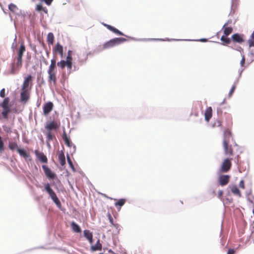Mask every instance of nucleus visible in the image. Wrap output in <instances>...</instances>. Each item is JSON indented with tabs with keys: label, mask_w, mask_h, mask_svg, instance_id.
<instances>
[{
	"label": "nucleus",
	"mask_w": 254,
	"mask_h": 254,
	"mask_svg": "<svg viewBox=\"0 0 254 254\" xmlns=\"http://www.w3.org/2000/svg\"><path fill=\"white\" fill-rule=\"evenodd\" d=\"M231 138H232L231 130L229 129H225L224 131L222 145L224 154L229 157L233 156L234 154L232 145L230 144Z\"/></svg>",
	"instance_id": "f257e3e1"
},
{
	"label": "nucleus",
	"mask_w": 254,
	"mask_h": 254,
	"mask_svg": "<svg viewBox=\"0 0 254 254\" xmlns=\"http://www.w3.org/2000/svg\"><path fill=\"white\" fill-rule=\"evenodd\" d=\"M61 123L60 121H53L48 122L45 126L47 132L45 133L46 137H48L50 139L55 138V135L53 130H57L60 127Z\"/></svg>",
	"instance_id": "f03ea898"
},
{
	"label": "nucleus",
	"mask_w": 254,
	"mask_h": 254,
	"mask_svg": "<svg viewBox=\"0 0 254 254\" xmlns=\"http://www.w3.org/2000/svg\"><path fill=\"white\" fill-rule=\"evenodd\" d=\"M48 81L52 82L54 85L57 83V72L56 60L53 59L51 61V64L48 69Z\"/></svg>",
	"instance_id": "7ed1b4c3"
},
{
	"label": "nucleus",
	"mask_w": 254,
	"mask_h": 254,
	"mask_svg": "<svg viewBox=\"0 0 254 254\" xmlns=\"http://www.w3.org/2000/svg\"><path fill=\"white\" fill-rule=\"evenodd\" d=\"M72 53L71 50H68L66 60H61L57 63V65L61 69H64L66 66L68 70H71L72 66Z\"/></svg>",
	"instance_id": "20e7f679"
},
{
	"label": "nucleus",
	"mask_w": 254,
	"mask_h": 254,
	"mask_svg": "<svg viewBox=\"0 0 254 254\" xmlns=\"http://www.w3.org/2000/svg\"><path fill=\"white\" fill-rule=\"evenodd\" d=\"M22 66V60L14 58L13 62L11 64V68L9 73L11 74H15L18 73Z\"/></svg>",
	"instance_id": "39448f33"
},
{
	"label": "nucleus",
	"mask_w": 254,
	"mask_h": 254,
	"mask_svg": "<svg viewBox=\"0 0 254 254\" xmlns=\"http://www.w3.org/2000/svg\"><path fill=\"white\" fill-rule=\"evenodd\" d=\"M127 41L124 38H115L107 42L103 45V49H109Z\"/></svg>",
	"instance_id": "423d86ee"
},
{
	"label": "nucleus",
	"mask_w": 254,
	"mask_h": 254,
	"mask_svg": "<svg viewBox=\"0 0 254 254\" xmlns=\"http://www.w3.org/2000/svg\"><path fill=\"white\" fill-rule=\"evenodd\" d=\"M9 98L8 97L5 98L3 101L0 103V106L3 109L1 113L2 117L4 119H7L8 118V114L10 112V106L9 105Z\"/></svg>",
	"instance_id": "0eeeda50"
},
{
	"label": "nucleus",
	"mask_w": 254,
	"mask_h": 254,
	"mask_svg": "<svg viewBox=\"0 0 254 254\" xmlns=\"http://www.w3.org/2000/svg\"><path fill=\"white\" fill-rule=\"evenodd\" d=\"M45 190L50 195L53 201L58 205H61V202L58 198L55 191L52 189L49 184H47L45 186Z\"/></svg>",
	"instance_id": "6e6552de"
},
{
	"label": "nucleus",
	"mask_w": 254,
	"mask_h": 254,
	"mask_svg": "<svg viewBox=\"0 0 254 254\" xmlns=\"http://www.w3.org/2000/svg\"><path fill=\"white\" fill-rule=\"evenodd\" d=\"M232 158L231 157L225 158L222 162L220 170L221 172L226 173L228 172L231 168Z\"/></svg>",
	"instance_id": "1a4fd4ad"
},
{
	"label": "nucleus",
	"mask_w": 254,
	"mask_h": 254,
	"mask_svg": "<svg viewBox=\"0 0 254 254\" xmlns=\"http://www.w3.org/2000/svg\"><path fill=\"white\" fill-rule=\"evenodd\" d=\"M32 77L31 75H28L24 80L22 86V89L24 90H30L32 85Z\"/></svg>",
	"instance_id": "9d476101"
},
{
	"label": "nucleus",
	"mask_w": 254,
	"mask_h": 254,
	"mask_svg": "<svg viewBox=\"0 0 254 254\" xmlns=\"http://www.w3.org/2000/svg\"><path fill=\"white\" fill-rule=\"evenodd\" d=\"M53 53L54 55L56 56L59 54L61 57L64 56V48L60 43L58 42L55 46L53 49Z\"/></svg>",
	"instance_id": "9b49d317"
},
{
	"label": "nucleus",
	"mask_w": 254,
	"mask_h": 254,
	"mask_svg": "<svg viewBox=\"0 0 254 254\" xmlns=\"http://www.w3.org/2000/svg\"><path fill=\"white\" fill-rule=\"evenodd\" d=\"M30 98V92L28 90L21 89L20 93V101L21 102L26 103Z\"/></svg>",
	"instance_id": "f8f14e48"
},
{
	"label": "nucleus",
	"mask_w": 254,
	"mask_h": 254,
	"mask_svg": "<svg viewBox=\"0 0 254 254\" xmlns=\"http://www.w3.org/2000/svg\"><path fill=\"white\" fill-rule=\"evenodd\" d=\"M42 168L46 177L49 179H54L56 178V174L46 165H43Z\"/></svg>",
	"instance_id": "ddd939ff"
},
{
	"label": "nucleus",
	"mask_w": 254,
	"mask_h": 254,
	"mask_svg": "<svg viewBox=\"0 0 254 254\" xmlns=\"http://www.w3.org/2000/svg\"><path fill=\"white\" fill-rule=\"evenodd\" d=\"M54 105L52 102H49L44 104L43 106V113L44 115H48L53 110Z\"/></svg>",
	"instance_id": "4468645a"
},
{
	"label": "nucleus",
	"mask_w": 254,
	"mask_h": 254,
	"mask_svg": "<svg viewBox=\"0 0 254 254\" xmlns=\"http://www.w3.org/2000/svg\"><path fill=\"white\" fill-rule=\"evenodd\" d=\"M35 154L39 160L41 162L47 163L48 162V159L46 156L43 153L39 152L38 150H36L35 151Z\"/></svg>",
	"instance_id": "2eb2a0df"
},
{
	"label": "nucleus",
	"mask_w": 254,
	"mask_h": 254,
	"mask_svg": "<svg viewBox=\"0 0 254 254\" xmlns=\"http://www.w3.org/2000/svg\"><path fill=\"white\" fill-rule=\"evenodd\" d=\"M230 176L229 175H221L219 178V185L224 186L226 185L229 182Z\"/></svg>",
	"instance_id": "dca6fc26"
},
{
	"label": "nucleus",
	"mask_w": 254,
	"mask_h": 254,
	"mask_svg": "<svg viewBox=\"0 0 254 254\" xmlns=\"http://www.w3.org/2000/svg\"><path fill=\"white\" fill-rule=\"evenodd\" d=\"M26 51V48L23 42H22L17 52V56L15 58L22 60V57L24 53Z\"/></svg>",
	"instance_id": "f3484780"
},
{
	"label": "nucleus",
	"mask_w": 254,
	"mask_h": 254,
	"mask_svg": "<svg viewBox=\"0 0 254 254\" xmlns=\"http://www.w3.org/2000/svg\"><path fill=\"white\" fill-rule=\"evenodd\" d=\"M229 188L230 189L231 192L233 194L237 195L240 197L242 196V194L237 186H236V185L229 186Z\"/></svg>",
	"instance_id": "a211bd4d"
},
{
	"label": "nucleus",
	"mask_w": 254,
	"mask_h": 254,
	"mask_svg": "<svg viewBox=\"0 0 254 254\" xmlns=\"http://www.w3.org/2000/svg\"><path fill=\"white\" fill-rule=\"evenodd\" d=\"M212 115V109L211 107H208L204 113L205 120L207 122H208L211 118Z\"/></svg>",
	"instance_id": "6ab92c4d"
},
{
	"label": "nucleus",
	"mask_w": 254,
	"mask_h": 254,
	"mask_svg": "<svg viewBox=\"0 0 254 254\" xmlns=\"http://www.w3.org/2000/svg\"><path fill=\"white\" fill-rule=\"evenodd\" d=\"M232 39L233 42L239 43H242L244 41L242 36L239 34H233Z\"/></svg>",
	"instance_id": "aec40b11"
},
{
	"label": "nucleus",
	"mask_w": 254,
	"mask_h": 254,
	"mask_svg": "<svg viewBox=\"0 0 254 254\" xmlns=\"http://www.w3.org/2000/svg\"><path fill=\"white\" fill-rule=\"evenodd\" d=\"M104 25L109 30H110V31H112L113 32L118 34V35H124V34L121 32L120 31H119L118 29H116V28L110 25H108V24H104Z\"/></svg>",
	"instance_id": "412c9836"
},
{
	"label": "nucleus",
	"mask_w": 254,
	"mask_h": 254,
	"mask_svg": "<svg viewBox=\"0 0 254 254\" xmlns=\"http://www.w3.org/2000/svg\"><path fill=\"white\" fill-rule=\"evenodd\" d=\"M58 159L60 164L63 166L65 164V158L64 153L61 151L58 155Z\"/></svg>",
	"instance_id": "4be33fe9"
},
{
	"label": "nucleus",
	"mask_w": 254,
	"mask_h": 254,
	"mask_svg": "<svg viewBox=\"0 0 254 254\" xmlns=\"http://www.w3.org/2000/svg\"><path fill=\"white\" fill-rule=\"evenodd\" d=\"M63 139L64 141L65 144L68 146L70 147L72 146V143L70 138L67 137L65 132L64 131L63 134Z\"/></svg>",
	"instance_id": "5701e85b"
},
{
	"label": "nucleus",
	"mask_w": 254,
	"mask_h": 254,
	"mask_svg": "<svg viewBox=\"0 0 254 254\" xmlns=\"http://www.w3.org/2000/svg\"><path fill=\"white\" fill-rule=\"evenodd\" d=\"M84 237L90 242V243H92L93 235L89 230H86L84 231Z\"/></svg>",
	"instance_id": "b1692460"
},
{
	"label": "nucleus",
	"mask_w": 254,
	"mask_h": 254,
	"mask_svg": "<svg viewBox=\"0 0 254 254\" xmlns=\"http://www.w3.org/2000/svg\"><path fill=\"white\" fill-rule=\"evenodd\" d=\"M55 37L54 34L52 32H50L47 35V43L48 45H53L54 42Z\"/></svg>",
	"instance_id": "393cba45"
},
{
	"label": "nucleus",
	"mask_w": 254,
	"mask_h": 254,
	"mask_svg": "<svg viewBox=\"0 0 254 254\" xmlns=\"http://www.w3.org/2000/svg\"><path fill=\"white\" fill-rule=\"evenodd\" d=\"M223 29L225 36L229 35L233 31V28L231 27H227L226 24L223 26Z\"/></svg>",
	"instance_id": "a878e982"
},
{
	"label": "nucleus",
	"mask_w": 254,
	"mask_h": 254,
	"mask_svg": "<svg viewBox=\"0 0 254 254\" xmlns=\"http://www.w3.org/2000/svg\"><path fill=\"white\" fill-rule=\"evenodd\" d=\"M71 227L74 232L80 233L81 231L80 227L74 222H71Z\"/></svg>",
	"instance_id": "bb28decb"
},
{
	"label": "nucleus",
	"mask_w": 254,
	"mask_h": 254,
	"mask_svg": "<svg viewBox=\"0 0 254 254\" xmlns=\"http://www.w3.org/2000/svg\"><path fill=\"white\" fill-rule=\"evenodd\" d=\"M8 8L12 12L14 13H17L18 10L17 6L13 3H10V4H9Z\"/></svg>",
	"instance_id": "cd10ccee"
},
{
	"label": "nucleus",
	"mask_w": 254,
	"mask_h": 254,
	"mask_svg": "<svg viewBox=\"0 0 254 254\" xmlns=\"http://www.w3.org/2000/svg\"><path fill=\"white\" fill-rule=\"evenodd\" d=\"M91 248L93 251H101L102 250V244L100 243V240H98L95 245L91 247Z\"/></svg>",
	"instance_id": "c85d7f7f"
},
{
	"label": "nucleus",
	"mask_w": 254,
	"mask_h": 254,
	"mask_svg": "<svg viewBox=\"0 0 254 254\" xmlns=\"http://www.w3.org/2000/svg\"><path fill=\"white\" fill-rule=\"evenodd\" d=\"M17 152L21 156L25 158H26L29 156V154L24 149H17Z\"/></svg>",
	"instance_id": "c756f323"
},
{
	"label": "nucleus",
	"mask_w": 254,
	"mask_h": 254,
	"mask_svg": "<svg viewBox=\"0 0 254 254\" xmlns=\"http://www.w3.org/2000/svg\"><path fill=\"white\" fill-rule=\"evenodd\" d=\"M8 147L11 150H13L15 149L17 150V149H18L17 143L15 142H10L8 144Z\"/></svg>",
	"instance_id": "7c9ffc66"
},
{
	"label": "nucleus",
	"mask_w": 254,
	"mask_h": 254,
	"mask_svg": "<svg viewBox=\"0 0 254 254\" xmlns=\"http://www.w3.org/2000/svg\"><path fill=\"white\" fill-rule=\"evenodd\" d=\"M126 201V200L125 199H120L115 203V205L116 206H119L120 207H121L125 204Z\"/></svg>",
	"instance_id": "2f4dec72"
},
{
	"label": "nucleus",
	"mask_w": 254,
	"mask_h": 254,
	"mask_svg": "<svg viewBox=\"0 0 254 254\" xmlns=\"http://www.w3.org/2000/svg\"><path fill=\"white\" fill-rule=\"evenodd\" d=\"M248 43L250 47L254 46V31L252 33L249 40H248Z\"/></svg>",
	"instance_id": "473e14b6"
},
{
	"label": "nucleus",
	"mask_w": 254,
	"mask_h": 254,
	"mask_svg": "<svg viewBox=\"0 0 254 254\" xmlns=\"http://www.w3.org/2000/svg\"><path fill=\"white\" fill-rule=\"evenodd\" d=\"M35 9L38 11H44L46 13L47 12V9L46 8L43 7V6L40 4H37L36 5Z\"/></svg>",
	"instance_id": "72a5a7b5"
},
{
	"label": "nucleus",
	"mask_w": 254,
	"mask_h": 254,
	"mask_svg": "<svg viewBox=\"0 0 254 254\" xmlns=\"http://www.w3.org/2000/svg\"><path fill=\"white\" fill-rule=\"evenodd\" d=\"M227 36L223 35L221 38V40L224 44H229L231 42V40L229 38L226 37Z\"/></svg>",
	"instance_id": "f704fd0d"
},
{
	"label": "nucleus",
	"mask_w": 254,
	"mask_h": 254,
	"mask_svg": "<svg viewBox=\"0 0 254 254\" xmlns=\"http://www.w3.org/2000/svg\"><path fill=\"white\" fill-rule=\"evenodd\" d=\"M221 125H222L221 122L220 120H216L214 121V122L212 125V127H220L221 126Z\"/></svg>",
	"instance_id": "c9c22d12"
},
{
	"label": "nucleus",
	"mask_w": 254,
	"mask_h": 254,
	"mask_svg": "<svg viewBox=\"0 0 254 254\" xmlns=\"http://www.w3.org/2000/svg\"><path fill=\"white\" fill-rule=\"evenodd\" d=\"M4 151V144L2 140L1 137L0 136V153L3 152Z\"/></svg>",
	"instance_id": "e433bc0d"
},
{
	"label": "nucleus",
	"mask_w": 254,
	"mask_h": 254,
	"mask_svg": "<svg viewBox=\"0 0 254 254\" xmlns=\"http://www.w3.org/2000/svg\"><path fill=\"white\" fill-rule=\"evenodd\" d=\"M248 201L253 205H254V197L252 196L249 195L248 197Z\"/></svg>",
	"instance_id": "4c0bfd02"
},
{
	"label": "nucleus",
	"mask_w": 254,
	"mask_h": 254,
	"mask_svg": "<svg viewBox=\"0 0 254 254\" xmlns=\"http://www.w3.org/2000/svg\"><path fill=\"white\" fill-rule=\"evenodd\" d=\"M235 89H236V86L233 85L229 92V97H231V96L232 95L233 93H234Z\"/></svg>",
	"instance_id": "58836bf2"
},
{
	"label": "nucleus",
	"mask_w": 254,
	"mask_h": 254,
	"mask_svg": "<svg viewBox=\"0 0 254 254\" xmlns=\"http://www.w3.org/2000/svg\"><path fill=\"white\" fill-rule=\"evenodd\" d=\"M40 0L41 2L44 1L46 3V4L48 5H51L52 1H53V0Z\"/></svg>",
	"instance_id": "ea45409f"
},
{
	"label": "nucleus",
	"mask_w": 254,
	"mask_h": 254,
	"mask_svg": "<svg viewBox=\"0 0 254 254\" xmlns=\"http://www.w3.org/2000/svg\"><path fill=\"white\" fill-rule=\"evenodd\" d=\"M108 217H109V219L110 220V222H111V223L115 227H117V224H114L113 223V218L112 217V216L111 215V214H109L108 215Z\"/></svg>",
	"instance_id": "a19ab883"
},
{
	"label": "nucleus",
	"mask_w": 254,
	"mask_h": 254,
	"mask_svg": "<svg viewBox=\"0 0 254 254\" xmlns=\"http://www.w3.org/2000/svg\"><path fill=\"white\" fill-rule=\"evenodd\" d=\"M0 96L2 98H4L5 97V89L2 88L0 91Z\"/></svg>",
	"instance_id": "79ce46f5"
},
{
	"label": "nucleus",
	"mask_w": 254,
	"mask_h": 254,
	"mask_svg": "<svg viewBox=\"0 0 254 254\" xmlns=\"http://www.w3.org/2000/svg\"><path fill=\"white\" fill-rule=\"evenodd\" d=\"M239 187L242 188V189H245V183L243 180H241L239 183Z\"/></svg>",
	"instance_id": "37998d69"
},
{
	"label": "nucleus",
	"mask_w": 254,
	"mask_h": 254,
	"mask_svg": "<svg viewBox=\"0 0 254 254\" xmlns=\"http://www.w3.org/2000/svg\"><path fill=\"white\" fill-rule=\"evenodd\" d=\"M67 162H68V163L69 164V165H70V166L73 168V165L72 164V162L70 158V157L67 156Z\"/></svg>",
	"instance_id": "c03bdc74"
},
{
	"label": "nucleus",
	"mask_w": 254,
	"mask_h": 254,
	"mask_svg": "<svg viewBox=\"0 0 254 254\" xmlns=\"http://www.w3.org/2000/svg\"><path fill=\"white\" fill-rule=\"evenodd\" d=\"M53 139H49L48 137H47V146L49 147V148H50L51 147V145H50V141L53 140Z\"/></svg>",
	"instance_id": "a18cd8bd"
},
{
	"label": "nucleus",
	"mask_w": 254,
	"mask_h": 254,
	"mask_svg": "<svg viewBox=\"0 0 254 254\" xmlns=\"http://www.w3.org/2000/svg\"><path fill=\"white\" fill-rule=\"evenodd\" d=\"M235 251L234 250L232 249H229L228 251L227 254H235Z\"/></svg>",
	"instance_id": "49530a36"
},
{
	"label": "nucleus",
	"mask_w": 254,
	"mask_h": 254,
	"mask_svg": "<svg viewBox=\"0 0 254 254\" xmlns=\"http://www.w3.org/2000/svg\"><path fill=\"white\" fill-rule=\"evenodd\" d=\"M245 63V58L244 56H243L241 62H240V64L242 66H244Z\"/></svg>",
	"instance_id": "de8ad7c7"
},
{
	"label": "nucleus",
	"mask_w": 254,
	"mask_h": 254,
	"mask_svg": "<svg viewBox=\"0 0 254 254\" xmlns=\"http://www.w3.org/2000/svg\"><path fill=\"white\" fill-rule=\"evenodd\" d=\"M223 192L222 190H220L218 191V197L221 198L222 195H223Z\"/></svg>",
	"instance_id": "09e8293b"
},
{
	"label": "nucleus",
	"mask_w": 254,
	"mask_h": 254,
	"mask_svg": "<svg viewBox=\"0 0 254 254\" xmlns=\"http://www.w3.org/2000/svg\"><path fill=\"white\" fill-rule=\"evenodd\" d=\"M148 41H162V39H149Z\"/></svg>",
	"instance_id": "8fccbe9b"
},
{
	"label": "nucleus",
	"mask_w": 254,
	"mask_h": 254,
	"mask_svg": "<svg viewBox=\"0 0 254 254\" xmlns=\"http://www.w3.org/2000/svg\"><path fill=\"white\" fill-rule=\"evenodd\" d=\"M109 253H113V251L112 250H109Z\"/></svg>",
	"instance_id": "3c124183"
},
{
	"label": "nucleus",
	"mask_w": 254,
	"mask_h": 254,
	"mask_svg": "<svg viewBox=\"0 0 254 254\" xmlns=\"http://www.w3.org/2000/svg\"><path fill=\"white\" fill-rule=\"evenodd\" d=\"M47 54L48 55H49V52H47Z\"/></svg>",
	"instance_id": "603ef678"
}]
</instances>
